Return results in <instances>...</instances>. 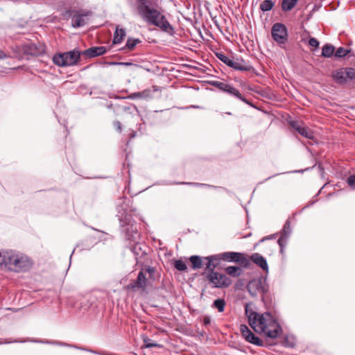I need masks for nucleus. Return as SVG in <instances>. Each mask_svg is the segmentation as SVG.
<instances>
[{
    "label": "nucleus",
    "mask_w": 355,
    "mask_h": 355,
    "mask_svg": "<svg viewBox=\"0 0 355 355\" xmlns=\"http://www.w3.org/2000/svg\"><path fill=\"white\" fill-rule=\"evenodd\" d=\"M135 10L141 20L148 26H153L167 33H173L174 28L157 0H135Z\"/></svg>",
    "instance_id": "obj_1"
},
{
    "label": "nucleus",
    "mask_w": 355,
    "mask_h": 355,
    "mask_svg": "<svg viewBox=\"0 0 355 355\" xmlns=\"http://www.w3.org/2000/svg\"><path fill=\"white\" fill-rule=\"evenodd\" d=\"M245 311L248 323L254 331L271 338L279 336L281 327L272 314L268 312L260 313L254 311L248 305L245 306Z\"/></svg>",
    "instance_id": "obj_2"
},
{
    "label": "nucleus",
    "mask_w": 355,
    "mask_h": 355,
    "mask_svg": "<svg viewBox=\"0 0 355 355\" xmlns=\"http://www.w3.org/2000/svg\"><path fill=\"white\" fill-rule=\"evenodd\" d=\"M33 262L28 255L13 250H0V269L16 273L28 271Z\"/></svg>",
    "instance_id": "obj_3"
},
{
    "label": "nucleus",
    "mask_w": 355,
    "mask_h": 355,
    "mask_svg": "<svg viewBox=\"0 0 355 355\" xmlns=\"http://www.w3.org/2000/svg\"><path fill=\"white\" fill-rule=\"evenodd\" d=\"M81 52L78 50L57 53L53 55V63L59 67L73 66L76 64L80 60Z\"/></svg>",
    "instance_id": "obj_4"
},
{
    "label": "nucleus",
    "mask_w": 355,
    "mask_h": 355,
    "mask_svg": "<svg viewBox=\"0 0 355 355\" xmlns=\"http://www.w3.org/2000/svg\"><path fill=\"white\" fill-rule=\"evenodd\" d=\"M155 268L151 266H142L137 279L132 282L130 286L132 288H138L144 291L148 285V279H154Z\"/></svg>",
    "instance_id": "obj_5"
},
{
    "label": "nucleus",
    "mask_w": 355,
    "mask_h": 355,
    "mask_svg": "<svg viewBox=\"0 0 355 355\" xmlns=\"http://www.w3.org/2000/svg\"><path fill=\"white\" fill-rule=\"evenodd\" d=\"M205 277L213 288H227L232 284V280L230 277L218 272H207L205 275Z\"/></svg>",
    "instance_id": "obj_6"
},
{
    "label": "nucleus",
    "mask_w": 355,
    "mask_h": 355,
    "mask_svg": "<svg viewBox=\"0 0 355 355\" xmlns=\"http://www.w3.org/2000/svg\"><path fill=\"white\" fill-rule=\"evenodd\" d=\"M247 289L252 297L257 296L259 294L261 295L262 300H264V295L268 291V286L265 279H254L249 282L247 285Z\"/></svg>",
    "instance_id": "obj_7"
},
{
    "label": "nucleus",
    "mask_w": 355,
    "mask_h": 355,
    "mask_svg": "<svg viewBox=\"0 0 355 355\" xmlns=\"http://www.w3.org/2000/svg\"><path fill=\"white\" fill-rule=\"evenodd\" d=\"M211 85L218 88L220 91H223L232 96L236 97L240 101L244 102L245 103L252 105V103L246 98H245L243 95L236 88L234 87L232 85L224 82L216 80L212 81L211 83Z\"/></svg>",
    "instance_id": "obj_8"
},
{
    "label": "nucleus",
    "mask_w": 355,
    "mask_h": 355,
    "mask_svg": "<svg viewBox=\"0 0 355 355\" xmlns=\"http://www.w3.org/2000/svg\"><path fill=\"white\" fill-rule=\"evenodd\" d=\"M334 79L339 84H345L355 80V69L351 67L341 68L333 73Z\"/></svg>",
    "instance_id": "obj_9"
},
{
    "label": "nucleus",
    "mask_w": 355,
    "mask_h": 355,
    "mask_svg": "<svg viewBox=\"0 0 355 355\" xmlns=\"http://www.w3.org/2000/svg\"><path fill=\"white\" fill-rule=\"evenodd\" d=\"M72 12H76L72 17V26L78 28L85 26L87 22V17L92 15L90 10H81L79 11L67 10L66 15H71Z\"/></svg>",
    "instance_id": "obj_10"
},
{
    "label": "nucleus",
    "mask_w": 355,
    "mask_h": 355,
    "mask_svg": "<svg viewBox=\"0 0 355 355\" xmlns=\"http://www.w3.org/2000/svg\"><path fill=\"white\" fill-rule=\"evenodd\" d=\"M271 34L273 40L279 44H284L287 40V29L282 24H275L272 27Z\"/></svg>",
    "instance_id": "obj_11"
},
{
    "label": "nucleus",
    "mask_w": 355,
    "mask_h": 355,
    "mask_svg": "<svg viewBox=\"0 0 355 355\" xmlns=\"http://www.w3.org/2000/svg\"><path fill=\"white\" fill-rule=\"evenodd\" d=\"M239 329L242 336L246 341L258 346L263 345V341L255 336L247 325L241 324Z\"/></svg>",
    "instance_id": "obj_12"
},
{
    "label": "nucleus",
    "mask_w": 355,
    "mask_h": 355,
    "mask_svg": "<svg viewBox=\"0 0 355 355\" xmlns=\"http://www.w3.org/2000/svg\"><path fill=\"white\" fill-rule=\"evenodd\" d=\"M118 219L120 222L121 226L124 227L126 225L132 226V216L131 213L123 205L118 209L117 214Z\"/></svg>",
    "instance_id": "obj_13"
},
{
    "label": "nucleus",
    "mask_w": 355,
    "mask_h": 355,
    "mask_svg": "<svg viewBox=\"0 0 355 355\" xmlns=\"http://www.w3.org/2000/svg\"><path fill=\"white\" fill-rule=\"evenodd\" d=\"M219 254L205 257V268L207 272H215L214 269L220 263Z\"/></svg>",
    "instance_id": "obj_14"
},
{
    "label": "nucleus",
    "mask_w": 355,
    "mask_h": 355,
    "mask_svg": "<svg viewBox=\"0 0 355 355\" xmlns=\"http://www.w3.org/2000/svg\"><path fill=\"white\" fill-rule=\"evenodd\" d=\"M139 233L136 228H133V226L130 227V229H128L125 233V237L126 239L130 241V243L132 242L134 243V245L130 247V249L132 251H133L137 254H139L137 252H136V250L137 248L141 250V247L139 246L137 240L139 239Z\"/></svg>",
    "instance_id": "obj_15"
},
{
    "label": "nucleus",
    "mask_w": 355,
    "mask_h": 355,
    "mask_svg": "<svg viewBox=\"0 0 355 355\" xmlns=\"http://www.w3.org/2000/svg\"><path fill=\"white\" fill-rule=\"evenodd\" d=\"M291 232V223L288 220L285 223L284 227L282 230L281 231V236L279 238L277 243L281 248V252H283L284 248L286 245L287 243V239L288 238L289 235Z\"/></svg>",
    "instance_id": "obj_16"
},
{
    "label": "nucleus",
    "mask_w": 355,
    "mask_h": 355,
    "mask_svg": "<svg viewBox=\"0 0 355 355\" xmlns=\"http://www.w3.org/2000/svg\"><path fill=\"white\" fill-rule=\"evenodd\" d=\"M219 254L220 256L221 260L226 261L243 263L246 261V259L244 257L243 254L240 252H227L220 253Z\"/></svg>",
    "instance_id": "obj_17"
},
{
    "label": "nucleus",
    "mask_w": 355,
    "mask_h": 355,
    "mask_svg": "<svg viewBox=\"0 0 355 355\" xmlns=\"http://www.w3.org/2000/svg\"><path fill=\"white\" fill-rule=\"evenodd\" d=\"M232 63L230 67L241 71H248L252 68L250 64L242 58H232Z\"/></svg>",
    "instance_id": "obj_18"
},
{
    "label": "nucleus",
    "mask_w": 355,
    "mask_h": 355,
    "mask_svg": "<svg viewBox=\"0 0 355 355\" xmlns=\"http://www.w3.org/2000/svg\"><path fill=\"white\" fill-rule=\"evenodd\" d=\"M107 52V48L105 46H92L85 51L82 54L88 58H94L96 56L102 55Z\"/></svg>",
    "instance_id": "obj_19"
},
{
    "label": "nucleus",
    "mask_w": 355,
    "mask_h": 355,
    "mask_svg": "<svg viewBox=\"0 0 355 355\" xmlns=\"http://www.w3.org/2000/svg\"><path fill=\"white\" fill-rule=\"evenodd\" d=\"M251 260L263 271H268V266L266 259L259 253H254L250 257Z\"/></svg>",
    "instance_id": "obj_20"
},
{
    "label": "nucleus",
    "mask_w": 355,
    "mask_h": 355,
    "mask_svg": "<svg viewBox=\"0 0 355 355\" xmlns=\"http://www.w3.org/2000/svg\"><path fill=\"white\" fill-rule=\"evenodd\" d=\"M191 267L193 270H198L205 266V257H202L198 255H192L189 257Z\"/></svg>",
    "instance_id": "obj_21"
},
{
    "label": "nucleus",
    "mask_w": 355,
    "mask_h": 355,
    "mask_svg": "<svg viewBox=\"0 0 355 355\" xmlns=\"http://www.w3.org/2000/svg\"><path fill=\"white\" fill-rule=\"evenodd\" d=\"M125 36V31L123 28H119L116 27L114 34L113 43L119 44L122 42L124 37Z\"/></svg>",
    "instance_id": "obj_22"
},
{
    "label": "nucleus",
    "mask_w": 355,
    "mask_h": 355,
    "mask_svg": "<svg viewBox=\"0 0 355 355\" xmlns=\"http://www.w3.org/2000/svg\"><path fill=\"white\" fill-rule=\"evenodd\" d=\"M227 275L233 277H238L241 275V268L238 266H228L225 269Z\"/></svg>",
    "instance_id": "obj_23"
},
{
    "label": "nucleus",
    "mask_w": 355,
    "mask_h": 355,
    "mask_svg": "<svg viewBox=\"0 0 355 355\" xmlns=\"http://www.w3.org/2000/svg\"><path fill=\"white\" fill-rule=\"evenodd\" d=\"M335 51V48L333 45L326 44L322 50V55L324 58H330L332 56Z\"/></svg>",
    "instance_id": "obj_24"
},
{
    "label": "nucleus",
    "mask_w": 355,
    "mask_h": 355,
    "mask_svg": "<svg viewBox=\"0 0 355 355\" xmlns=\"http://www.w3.org/2000/svg\"><path fill=\"white\" fill-rule=\"evenodd\" d=\"M297 132L306 139H311L314 137L313 131L309 128L304 126V125H302V126L297 131Z\"/></svg>",
    "instance_id": "obj_25"
},
{
    "label": "nucleus",
    "mask_w": 355,
    "mask_h": 355,
    "mask_svg": "<svg viewBox=\"0 0 355 355\" xmlns=\"http://www.w3.org/2000/svg\"><path fill=\"white\" fill-rule=\"evenodd\" d=\"M298 0H283L282 8L283 10L289 11L292 10L297 4Z\"/></svg>",
    "instance_id": "obj_26"
},
{
    "label": "nucleus",
    "mask_w": 355,
    "mask_h": 355,
    "mask_svg": "<svg viewBox=\"0 0 355 355\" xmlns=\"http://www.w3.org/2000/svg\"><path fill=\"white\" fill-rule=\"evenodd\" d=\"M274 6V3L271 0H264L262 1L260 4V9L263 11H269Z\"/></svg>",
    "instance_id": "obj_27"
},
{
    "label": "nucleus",
    "mask_w": 355,
    "mask_h": 355,
    "mask_svg": "<svg viewBox=\"0 0 355 355\" xmlns=\"http://www.w3.org/2000/svg\"><path fill=\"white\" fill-rule=\"evenodd\" d=\"M225 301L223 299H217L214 301L212 307L218 309L219 312H223L225 306Z\"/></svg>",
    "instance_id": "obj_28"
},
{
    "label": "nucleus",
    "mask_w": 355,
    "mask_h": 355,
    "mask_svg": "<svg viewBox=\"0 0 355 355\" xmlns=\"http://www.w3.org/2000/svg\"><path fill=\"white\" fill-rule=\"evenodd\" d=\"M173 266L179 271H186L187 270V264L182 259L175 260Z\"/></svg>",
    "instance_id": "obj_29"
},
{
    "label": "nucleus",
    "mask_w": 355,
    "mask_h": 355,
    "mask_svg": "<svg viewBox=\"0 0 355 355\" xmlns=\"http://www.w3.org/2000/svg\"><path fill=\"white\" fill-rule=\"evenodd\" d=\"M141 41L139 39H132V38H128L125 48L128 49L129 50H132L135 49V47L140 43Z\"/></svg>",
    "instance_id": "obj_30"
},
{
    "label": "nucleus",
    "mask_w": 355,
    "mask_h": 355,
    "mask_svg": "<svg viewBox=\"0 0 355 355\" xmlns=\"http://www.w3.org/2000/svg\"><path fill=\"white\" fill-rule=\"evenodd\" d=\"M216 55L221 62L227 64L228 67H230L231 64H232V59L226 56L224 53H216Z\"/></svg>",
    "instance_id": "obj_31"
},
{
    "label": "nucleus",
    "mask_w": 355,
    "mask_h": 355,
    "mask_svg": "<svg viewBox=\"0 0 355 355\" xmlns=\"http://www.w3.org/2000/svg\"><path fill=\"white\" fill-rule=\"evenodd\" d=\"M176 184H186V185H191L193 187H214V186L203 184V183H198V182H177Z\"/></svg>",
    "instance_id": "obj_32"
},
{
    "label": "nucleus",
    "mask_w": 355,
    "mask_h": 355,
    "mask_svg": "<svg viewBox=\"0 0 355 355\" xmlns=\"http://www.w3.org/2000/svg\"><path fill=\"white\" fill-rule=\"evenodd\" d=\"M349 51L343 47H339L335 52V56L338 58H343L347 55Z\"/></svg>",
    "instance_id": "obj_33"
},
{
    "label": "nucleus",
    "mask_w": 355,
    "mask_h": 355,
    "mask_svg": "<svg viewBox=\"0 0 355 355\" xmlns=\"http://www.w3.org/2000/svg\"><path fill=\"white\" fill-rule=\"evenodd\" d=\"M144 346L146 348H151L154 347H160L159 344L153 343L150 338H146L144 339Z\"/></svg>",
    "instance_id": "obj_34"
},
{
    "label": "nucleus",
    "mask_w": 355,
    "mask_h": 355,
    "mask_svg": "<svg viewBox=\"0 0 355 355\" xmlns=\"http://www.w3.org/2000/svg\"><path fill=\"white\" fill-rule=\"evenodd\" d=\"M347 182L352 189L355 190V175L349 176L347 179Z\"/></svg>",
    "instance_id": "obj_35"
},
{
    "label": "nucleus",
    "mask_w": 355,
    "mask_h": 355,
    "mask_svg": "<svg viewBox=\"0 0 355 355\" xmlns=\"http://www.w3.org/2000/svg\"><path fill=\"white\" fill-rule=\"evenodd\" d=\"M290 125L291 127L295 129L297 132L300 129V128L302 126V123H300L298 121H291L290 123Z\"/></svg>",
    "instance_id": "obj_36"
},
{
    "label": "nucleus",
    "mask_w": 355,
    "mask_h": 355,
    "mask_svg": "<svg viewBox=\"0 0 355 355\" xmlns=\"http://www.w3.org/2000/svg\"><path fill=\"white\" fill-rule=\"evenodd\" d=\"M309 44L312 47L318 48L319 46V42L315 38L311 37L309 40Z\"/></svg>",
    "instance_id": "obj_37"
},
{
    "label": "nucleus",
    "mask_w": 355,
    "mask_h": 355,
    "mask_svg": "<svg viewBox=\"0 0 355 355\" xmlns=\"http://www.w3.org/2000/svg\"><path fill=\"white\" fill-rule=\"evenodd\" d=\"M114 124V126L116 128V129L119 131V132H121L122 130V127H121V123L120 121H114L113 123Z\"/></svg>",
    "instance_id": "obj_38"
},
{
    "label": "nucleus",
    "mask_w": 355,
    "mask_h": 355,
    "mask_svg": "<svg viewBox=\"0 0 355 355\" xmlns=\"http://www.w3.org/2000/svg\"><path fill=\"white\" fill-rule=\"evenodd\" d=\"M130 98H142V93H139V92H135V93H132V94L130 96Z\"/></svg>",
    "instance_id": "obj_39"
},
{
    "label": "nucleus",
    "mask_w": 355,
    "mask_h": 355,
    "mask_svg": "<svg viewBox=\"0 0 355 355\" xmlns=\"http://www.w3.org/2000/svg\"><path fill=\"white\" fill-rule=\"evenodd\" d=\"M211 323V318L209 316H205L203 318V324L205 325H208Z\"/></svg>",
    "instance_id": "obj_40"
},
{
    "label": "nucleus",
    "mask_w": 355,
    "mask_h": 355,
    "mask_svg": "<svg viewBox=\"0 0 355 355\" xmlns=\"http://www.w3.org/2000/svg\"><path fill=\"white\" fill-rule=\"evenodd\" d=\"M8 57V55L0 49V60L7 58Z\"/></svg>",
    "instance_id": "obj_41"
},
{
    "label": "nucleus",
    "mask_w": 355,
    "mask_h": 355,
    "mask_svg": "<svg viewBox=\"0 0 355 355\" xmlns=\"http://www.w3.org/2000/svg\"><path fill=\"white\" fill-rule=\"evenodd\" d=\"M140 93H142V98L147 97L150 94V91L149 90H144L143 92H141Z\"/></svg>",
    "instance_id": "obj_42"
},
{
    "label": "nucleus",
    "mask_w": 355,
    "mask_h": 355,
    "mask_svg": "<svg viewBox=\"0 0 355 355\" xmlns=\"http://www.w3.org/2000/svg\"><path fill=\"white\" fill-rule=\"evenodd\" d=\"M115 64H119V65H124V66H130V65L132 64L131 62H117Z\"/></svg>",
    "instance_id": "obj_43"
},
{
    "label": "nucleus",
    "mask_w": 355,
    "mask_h": 355,
    "mask_svg": "<svg viewBox=\"0 0 355 355\" xmlns=\"http://www.w3.org/2000/svg\"><path fill=\"white\" fill-rule=\"evenodd\" d=\"M270 239V237L263 238V239H262L261 241H263L265 239Z\"/></svg>",
    "instance_id": "obj_44"
}]
</instances>
